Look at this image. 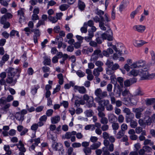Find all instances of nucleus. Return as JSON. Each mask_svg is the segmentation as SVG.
Returning <instances> with one entry per match:
<instances>
[{"label":"nucleus","instance_id":"f257e3e1","mask_svg":"<svg viewBox=\"0 0 155 155\" xmlns=\"http://www.w3.org/2000/svg\"><path fill=\"white\" fill-rule=\"evenodd\" d=\"M7 74V78L6 81L4 79L2 78L0 80V84L1 85L5 84V82L8 84H12L14 85L17 82V79L20 76L21 71L19 69H15L9 67L6 70Z\"/></svg>","mask_w":155,"mask_h":155},{"label":"nucleus","instance_id":"f03ea898","mask_svg":"<svg viewBox=\"0 0 155 155\" xmlns=\"http://www.w3.org/2000/svg\"><path fill=\"white\" fill-rule=\"evenodd\" d=\"M107 39L108 41L113 40V33L110 28H108L106 33L101 34V36H98L96 38V41L98 44H101L104 40Z\"/></svg>","mask_w":155,"mask_h":155},{"label":"nucleus","instance_id":"7ed1b4c3","mask_svg":"<svg viewBox=\"0 0 155 155\" xmlns=\"http://www.w3.org/2000/svg\"><path fill=\"white\" fill-rule=\"evenodd\" d=\"M93 19L95 22L99 23V27L102 30L104 31L106 30L107 28L105 26L107 27L108 28H110L109 23L104 22V19L103 16L99 17L96 16L93 18Z\"/></svg>","mask_w":155,"mask_h":155},{"label":"nucleus","instance_id":"20e7f679","mask_svg":"<svg viewBox=\"0 0 155 155\" xmlns=\"http://www.w3.org/2000/svg\"><path fill=\"white\" fill-rule=\"evenodd\" d=\"M113 52V49L111 48H109L107 50L103 51L102 53H101V51L100 50H95L93 54L94 55H98L99 57L102 58L103 56L109 57V55L112 54Z\"/></svg>","mask_w":155,"mask_h":155},{"label":"nucleus","instance_id":"39448f33","mask_svg":"<svg viewBox=\"0 0 155 155\" xmlns=\"http://www.w3.org/2000/svg\"><path fill=\"white\" fill-rule=\"evenodd\" d=\"M95 94L97 97L95 98V100L97 102L100 103V101H103L105 100H102L107 95V92L104 91L102 92V90L100 88L97 89L95 91Z\"/></svg>","mask_w":155,"mask_h":155},{"label":"nucleus","instance_id":"423d86ee","mask_svg":"<svg viewBox=\"0 0 155 155\" xmlns=\"http://www.w3.org/2000/svg\"><path fill=\"white\" fill-rule=\"evenodd\" d=\"M123 87H121L119 84H116L114 85L113 92L109 93L110 96H115L116 97H119L120 96L121 92L123 91Z\"/></svg>","mask_w":155,"mask_h":155},{"label":"nucleus","instance_id":"0eeeda50","mask_svg":"<svg viewBox=\"0 0 155 155\" xmlns=\"http://www.w3.org/2000/svg\"><path fill=\"white\" fill-rule=\"evenodd\" d=\"M144 69H142L140 73L142 75V78L143 80H151L155 76V73L150 74L146 68H144Z\"/></svg>","mask_w":155,"mask_h":155},{"label":"nucleus","instance_id":"6e6552de","mask_svg":"<svg viewBox=\"0 0 155 155\" xmlns=\"http://www.w3.org/2000/svg\"><path fill=\"white\" fill-rule=\"evenodd\" d=\"M146 62L145 61L140 60L134 62L130 65V66L131 68H144L146 67Z\"/></svg>","mask_w":155,"mask_h":155},{"label":"nucleus","instance_id":"1a4fd4ad","mask_svg":"<svg viewBox=\"0 0 155 155\" xmlns=\"http://www.w3.org/2000/svg\"><path fill=\"white\" fill-rule=\"evenodd\" d=\"M122 94L124 97H126L128 96V98H124V100L127 101L129 103H132L131 100L130 98L131 96V94L129 90L127 89H125L122 92Z\"/></svg>","mask_w":155,"mask_h":155},{"label":"nucleus","instance_id":"9d476101","mask_svg":"<svg viewBox=\"0 0 155 155\" xmlns=\"http://www.w3.org/2000/svg\"><path fill=\"white\" fill-rule=\"evenodd\" d=\"M144 120L147 125H150L152 123L155 122V114H154L151 117L149 116H146Z\"/></svg>","mask_w":155,"mask_h":155},{"label":"nucleus","instance_id":"9b49d317","mask_svg":"<svg viewBox=\"0 0 155 155\" xmlns=\"http://www.w3.org/2000/svg\"><path fill=\"white\" fill-rule=\"evenodd\" d=\"M143 107H138L133 109V111L136 113L135 117L139 119L141 117V112L144 110Z\"/></svg>","mask_w":155,"mask_h":155},{"label":"nucleus","instance_id":"f8f14e48","mask_svg":"<svg viewBox=\"0 0 155 155\" xmlns=\"http://www.w3.org/2000/svg\"><path fill=\"white\" fill-rule=\"evenodd\" d=\"M53 149L55 150H61L63 148V145L61 143H57L54 142L52 144Z\"/></svg>","mask_w":155,"mask_h":155},{"label":"nucleus","instance_id":"ddd939ff","mask_svg":"<svg viewBox=\"0 0 155 155\" xmlns=\"http://www.w3.org/2000/svg\"><path fill=\"white\" fill-rule=\"evenodd\" d=\"M146 43V42L143 40L138 41L134 40L133 41V44L137 48L141 47Z\"/></svg>","mask_w":155,"mask_h":155},{"label":"nucleus","instance_id":"4468645a","mask_svg":"<svg viewBox=\"0 0 155 155\" xmlns=\"http://www.w3.org/2000/svg\"><path fill=\"white\" fill-rule=\"evenodd\" d=\"M74 90H78L79 92L82 94H85L87 92L84 86H79L75 85L74 87Z\"/></svg>","mask_w":155,"mask_h":155},{"label":"nucleus","instance_id":"2eb2a0df","mask_svg":"<svg viewBox=\"0 0 155 155\" xmlns=\"http://www.w3.org/2000/svg\"><path fill=\"white\" fill-rule=\"evenodd\" d=\"M133 28L135 29L136 31L140 33L143 32L146 29L145 26L142 25H135Z\"/></svg>","mask_w":155,"mask_h":155},{"label":"nucleus","instance_id":"dca6fc26","mask_svg":"<svg viewBox=\"0 0 155 155\" xmlns=\"http://www.w3.org/2000/svg\"><path fill=\"white\" fill-rule=\"evenodd\" d=\"M104 101V105L106 107V109L108 111H111L113 109L112 105L109 104V102L108 100H106L103 101Z\"/></svg>","mask_w":155,"mask_h":155},{"label":"nucleus","instance_id":"f3484780","mask_svg":"<svg viewBox=\"0 0 155 155\" xmlns=\"http://www.w3.org/2000/svg\"><path fill=\"white\" fill-rule=\"evenodd\" d=\"M103 71L102 67H98L97 68L94 69L93 71V74L96 77H98L100 74V72Z\"/></svg>","mask_w":155,"mask_h":155},{"label":"nucleus","instance_id":"a211bd4d","mask_svg":"<svg viewBox=\"0 0 155 155\" xmlns=\"http://www.w3.org/2000/svg\"><path fill=\"white\" fill-rule=\"evenodd\" d=\"M15 117L16 119L21 122L24 119V115H22L19 112L16 113Z\"/></svg>","mask_w":155,"mask_h":155},{"label":"nucleus","instance_id":"6ab92c4d","mask_svg":"<svg viewBox=\"0 0 155 155\" xmlns=\"http://www.w3.org/2000/svg\"><path fill=\"white\" fill-rule=\"evenodd\" d=\"M76 134V132L74 131L71 132H67L65 134L64 138L67 139H69L73 135H75Z\"/></svg>","mask_w":155,"mask_h":155},{"label":"nucleus","instance_id":"aec40b11","mask_svg":"<svg viewBox=\"0 0 155 155\" xmlns=\"http://www.w3.org/2000/svg\"><path fill=\"white\" fill-rule=\"evenodd\" d=\"M88 103V107H91L92 106L95 107H96L95 103L94 104V99L93 97H91L87 101Z\"/></svg>","mask_w":155,"mask_h":155},{"label":"nucleus","instance_id":"412c9836","mask_svg":"<svg viewBox=\"0 0 155 155\" xmlns=\"http://www.w3.org/2000/svg\"><path fill=\"white\" fill-rule=\"evenodd\" d=\"M60 120V118L59 116H57L52 117L51 119V122L52 124H55L58 123Z\"/></svg>","mask_w":155,"mask_h":155},{"label":"nucleus","instance_id":"4be33fe9","mask_svg":"<svg viewBox=\"0 0 155 155\" xmlns=\"http://www.w3.org/2000/svg\"><path fill=\"white\" fill-rule=\"evenodd\" d=\"M134 114L131 113L129 115H127L126 117V121L127 123L130 122L134 118Z\"/></svg>","mask_w":155,"mask_h":155},{"label":"nucleus","instance_id":"5701e85b","mask_svg":"<svg viewBox=\"0 0 155 155\" xmlns=\"http://www.w3.org/2000/svg\"><path fill=\"white\" fill-rule=\"evenodd\" d=\"M100 103L97 102L99 105L97 107V110L98 111H103L104 110V106L103 105V104L104 105V101H100Z\"/></svg>","mask_w":155,"mask_h":155},{"label":"nucleus","instance_id":"b1692460","mask_svg":"<svg viewBox=\"0 0 155 155\" xmlns=\"http://www.w3.org/2000/svg\"><path fill=\"white\" fill-rule=\"evenodd\" d=\"M91 147L84 148L83 149V151L85 155H91Z\"/></svg>","mask_w":155,"mask_h":155},{"label":"nucleus","instance_id":"393cba45","mask_svg":"<svg viewBox=\"0 0 155 155\" xmlns=\"http://www.w3.org/2000/svg\"><path fill=\"white\" fill-rule=\"evenodd\" d=\"M116 119L117 117L113 114H110L108 117L109 121L112 123H115Z\"/></svg>","mask_w":155,"mask_h":155},{"label":"nucleus","instance_id":"a878e982","mask_svg":"<svg viewBox=\"0 0 155 155\" xmlns=\"http://www.w3.org/2000/svg\"><path fill=\"white\" fill-rule=\"evenodd\" d=\"M101 143L98 142L97 143H93L90 146V147L92 150H95L98 148L101 145Z\"/></svg>","mask_w":155,"mask_h":155},{"label":"nucleus","instance_id":"bb28decb","mask_svg":"<svg viewBox=\"0 0 155 155\" xmlns=\"http://www.w3.org/2000/svg\"><path fill=\"white\" fill-rule=\"evenodd\" d=\"M78 6L79 8L81 10H84L85 7V5L84 2L80 0H79L78 1Z\"/></svg>","mask_w":155,"mask_h":155},{"label":"nucleus","instance_id":"cd10ccee","mask_svg":"<svg viewBox=\"0 0 155 155\" xmlns=\"http://www.w3.org/2000/svg\"><path fill=\"white\" fill-rule=\"evenodd\" d=\"M126 4L125 1L123 0L121 2L119 7V10L120 12H121L123 9L125 8V5Z\"/></svg>","mask_w":155,"mask_h":155},{"label":"nucleus","instance_id":"c85d7f7f","mask_svg":"<svg viewBox=\"0 0 155 155\" xmlns=\"http://www.w3.org/2000/svg\"><path fill=\"white\" fill-rule=\"evenodd\" d=\"M124 132H123L122 130H120L117 133L116 135V137L117 139H120L124 136Z\"/></svg>","mask_w":155,"mask_h":155},{"label":"nucleus","instance_id":"c756f323","mask_svg":"<svg viewBox=\"0 0 155 155\" xmlns=\"http://www.w3.org/2000/svg\"><path fill=\"white\" fill-rule=\"evenodd\" d=\"M117 81L119 83V85L122 87H124V84H123V81L124 79L123 78L121 77H118L117 78Z\"/></svg>","mask_w":155,"mask_h":155},{"label":"nucleus","instance_id":"7c9ffc66","mask_svg":"<svg viewBox=\"0 0 155 155\" xmlns=\"http://www.w3.org/2000/svg\"><path fill=\"white\" fill-rule=\"evenodd\" d=\"M49 20L52 23H54L58 21V19L55 17H53L51 16H49L48 18Z\"/></svg>","mask_w":155,"mask_h":155},{"label":"nucleus","instance_id":"2f4dec72","mask_svg":"<svg viewBox=\"0 0 155 155\" xmlns=\"http://www.w3.org/2000/svg\"><path fill=\"white\" fill-rule=\"evenodd\" d=\"M154 144L153 142H151L150 140L146 139L143 142V144L146 146L148 144L150 145V146L153 145Z\"/></svg>","mask_w":155,"mask_h":155},{"label":"nucleus","instance_id":"473e14b6","mask_svg":"<svg viewBox=\"0 0 155 155\" xmlns=\"http://www.w3.org/2000/svg\"><path fill=\"white\" fill-rule=\"evenodd\" d=\"M69 7L68 5L64 4L61 5L59 7V9L62 11H65L67 10Z\"/></svg>","mask_w":155,"mask_h":155},{"label":"nucleus","instance_id":"72a5a7b5","mask_svg":"<svg viewBox=\"0 0 155 155\" xmlns=\"http://www.w3.org/2000/svg\"><path fill=\"white\" fill-rule=\"evenodd\" d=\"M9 56L7 54H5L2 58V61H1V63L3 64L5 62L7 61L9 59Z\"/></svg>","mask_w":155,"mask_h":155},{"label":"nucleus","instance_id":"f704fd0d","mask_svg":"<svg viewBox=\"0 0 155 155\" xmlns=\"http://www.w3.org/2000/svg\"><path fill=\"white\" fill-rule=\"evenodd\" d=\"M23 10H24V8H21V10H19L18 12V15H20V16L19 18V22L21 23V19H22V16L24 17V12L23 11Z\"/></svg>","mask_w":155,"mask_h":155},{"label":"nucleus","instance_id":"c9c22d12","mask_svg":"<svg viewBox=\"0 0 155 155\" xmlns=\"http://www.w3.org/2000/svg\"><path fill=\"white\" fill-rule=\"evenodd\" d=\"M94 25V23L93 21L90 20L88 21L87 22H85L84 23V25L85 26H86V27H87V25H88L91 27L93 26Z\"/></svg>","mask_w":155,"mask_h":155},{"label":"nucleus","instance_id":"e433bc0d","mask_svg":"<svg viewBox=\"0 0 155 155\" xmlns=\"http://www.w3.org/2000/svg\"><path fill=\"white\" fill-rule=\"evenodd\" d=\"M145 152L149 153L152 150V148L148 146H144L143 147Z\"/></svg>","mask_w":155,"mask_h":155},{"label":"nucleus","instance_id":"4c0bfd02","mask_svg":"<svg viewBox=\"0 0 155 155\" xmlns=\"http://www.w3.org/2000/svg\"><path fill=\"white\" fill-rule=\"evenodd\" d=\"M84 104V102L82 100L78 101L76 100L75 101L74 104L77 107H79L80 104Z\"/></svg>","mask_w":155,"mask_h":155},{"label":"nucleus","instance_id":"58836bf2","mask_svg":"<svg viewBox=\"0 0 155 155\" xmlns=\"http://www.w3.org/2000/svg\"><path fill=\"white\" fill-rule=\"evenodd\" d=\"M100 122L102 124L105 125L108 123V120L106 117H102L100 120Z\"/></svg>","mask_w":155,"mask_h":155},{"label":"nucleus","instance_id":"ea45409f","mask_svg":"<svg viewBox=\"0 0 155 155\" xmlns=\"http://www.w3.org/2000/svg\"><path fill=\"white\" fill-rule=\"evenodd\" d=\"M130 74L132 75L134 77L137 76L138 73L139 72L138 71L135 69H133L130 72Z\"/></svg>","mask_w":155,"mask_h":155},{"label":"nucleus","instance_id":"a19ab883","mask_svg":"<svg viewBox=\"0 0 155 155\" xmlns=\"http://www.w3.org/2000/svg\"><path fill=\"white\" fill-rule=\"evenodd\" d=\"M96 14L98 15L99 17L103 16L102 15L104 14V12L101 10H99L97 9L96 10V12H95Z\"/></svg>","mask_w":155,"mask_h":155},{"label":"nucleus","instance_id":"79ce46f5","mask_svg":"<svg viewBox=\"0 0 155 155\" xmlns=\"http://www.w3.org/2000/svg\"><path fill=\"white\" fill-rule=\"evenodd\" d=\"M31 31L34 32L35 35L34 36H36V37H39L40 36V33L39 29H34L32 30Z\"/></svg>","mask_w":155,"mask_h":155},{"label":"nucleus","instance_id":"37998d69","mask_svg":"<svg viewBox=\"0 0 155 155\" xmlns=\"http://www.w3.org/2000/svg\"><path fill=\"white\" fill-rule=\"evenodd\" d=\"M130 126L132 128H135L137 125V122L134 120H132L130 121Z\"/></svg>","mask_w":155,"mask_h":155},{"label":"nucleus","instance_id":"c03bdc74","mask_svg":"<svg viewBox=\"0 0 155 155\" xmlns=\"http://www.w3.org/2000/svg\"><path fill=\"white\" fill-rule=\"evenodd\" d=\"M106 71L107 74L108 75H112L114 72V71L111 68H106Z\"/></svg>","mask_w":155,"mask_h":155},{"label":"nucleus","instance_id":"a18cd8bd","mask_svg":"<svg viewBox=\"0 0 155 155\" xmlns=\"http://www.w3.org/2000/svg\"><path fill=\"white\" fill-rule=\"evenodd\" d=\"M113 64V61L108 60L105 63V64L108 67L107 68H111V67L112 66Z\"/></svg>","mask_w":155,"mask_h":155},{"label":"nucleus","instance_id":"49530a36","mask_svg":"<svg viewBox=\"0 0 155 155\" xmlns=\"http://www.w3.org/2000/svg\"><path fill=\"white\" fill-rule=\"evenodd\" d=\"M151 56L152 61L153 64L155 63V54L154 52L152 51L151 52Z\"/></svg>","mask_w":155,"mask_h":155},{"label":"nucleus","instance_id":"de8ad7c7","mask_svg":"<svg viewBox=\"0 0 155 155\" xmlns=\"http://www.w3.org/2000/svg\"><path fill=\"white\" fill-rule=\"evenodd\" d=\"M86 112L87 116V117H91L93 115V114L94 113L92 110H87L86 111Z\"/></svg>","mask_w":155,"mask_h":155},{"label":"nucleus","instance_id":"09e8293b","mask_svg":"<svg viewBox=\"0 0 155 155\" xmlns=\"http://www.w3.org/2000/svg\"><path fill=\"white\" fill-rule=\"evenodd\" d=\"M7 102V100L6 98L4 97H2L0 99V104H5Z\"/></svg>","mask_w":155,"mask_h":155},{"label":"nucleus","instance_id":"8fccbe9b","mask_svg":"<svg viewBox=\"0 0 155 155\" xmlns=\"http://www.w3.org/2000/svg\"><path fill=\"white\" fill-rule=\"evenodd\" d=\"M53 110L52 109L48 110L46 112V115L48 117L51 116L52 115Z\"/></svg>","mask_w":155,"mask_h":155},{"label":"nucleus","instance_id":"3c124183","mask_svg":"<svg viewBox=\"0 0 155 155\" xmlns=\"http://www.w3.org/2000/svg\"><path fill=\"white\" fill-rule=\"evenodd\" d=\"M119 124L117 123H114L112 124V127L114 130H116L119 128Z\"/></svg>","mask_w":155,"mask_h":155},{"label":"nucleus","instance_id":"603ef678","mask_svg":"<svg viewBox=\"0 0 155 155\" xmlns=\"http://www.w3.org/2000/svg\"><path fill=\"white\" fill-rule=\"evenodd\" d=\"M63 105L64 107L65 108H67L68 107V103L67 101H63L62 102L60 103V105Z\"/></svg>","mask_w":155,"mask_h":155},{"label":"nucleus","instance_id":"864d4df0","mask_svg":"<svg viewBox=\"0 0 155 155\" xmlns=\"http://www.w3.org/2000/svg\"><path fill=\"white\" fill-rule=\"evenodd\" d=\"M73 148L72 147H70L68 148L67 152L68 155H71L73 153Z\"/></svg>","mask_w":155,"mask_h":155},{"label":"nucleus","instance_id":"5fc2aeb1","mask_svg":"<svg viewBox=\"0 0 155 155\" xmlns=\"http://www.w3.org/2000/svg\"><path fill=\"white\" fill-rule=\"evenodd\" d=\"M119 67V66L117 64H113L112 67L111 68L114 71L118 69Z\"/></svg>","mask_w":155,"mask_h":155},{"label":"nucleus","instance_id":"6e6d98bb","mask_svg":"<svg viewBox=\"0 0 155 155\" xmlns=\"http://www.w3.org/2000/svg\"><path fill=\"white\" fill-rule=\"evenodd\" d=\"M81 146V144L79 143L75 142L73 143L72 144V146L73 148L79 147H80Z\"/></svg>","mask_w":155,"mask_h":155},{"label":"nucleus","instance_id":"4d7b16f0","mask_svg":"<svg viewBox=\"0 0 155 155\" xmlns=\"http://www.w3.org/2000/svg\"><path fill=\"white\" fill-rule=\"evenodd\" d=\"M87 27L85 26L84 25L83 27H82L80 29L81 32L82 33H86L87 32Z\"/></svg>","mask_w":155,"mask_h":155},{"label":"nucleus","instance_id":"13d9d810","mask_svg":"<svg viewBox=\"0 0 155 155\" xmlns=\"http://www.w3.org/2000/svg\"><path fill=\"white\" fill-rule=\"evenodd\" d=\"M51 59L48 58H46L44 61V64L49 65L50 64Z\"/></svg>","mask_w":155,"mask_h":155},{"label":"nucleus","instance_id":"bf43d9fd","mask_svg":"<svg viewBox=\"0 0 155 155\" xmlns=\"http://www.w3.org/2000/svg\"><path fill=\"white\" fill-rule=\"evenodd\" d=\"M61 88V86L59 85H58L54 89L53 92V94H54L60 91Z\"/></svg>","mask_w":155,"mask_h":155},{"label":"nucleus","instance_id":"052dcab7","mask_svg":"<svg viewBox=\"0 0 155 155\" xmlns=\"http://www.w3.org/2000/svg\"><path fill=\"white\" fill-rule=\"evenodd\" d=\"M112 85L111 84H108L107 87V90L109 92H111L112 90Z\"/></svg>","mask_w":155,"mask_h":155},{"label":"nucleus","instance_id":"680f3d73","mask_svg":"<svg viewBox=\"0 0 155 155\" xmlns=\"http://www.w3.org/2000/svg\"><path fill=\"white\" fill-rule=\"evenodd\" d=\"M82 42L81 41L80 42H76L74 44V47L76 49H78L81 46V43Z\"/></svg>","mask_w":155,"mask_h":155},{"label":"nucleus","instance_id":"e2e57ef3","mask_svg":"<svg viewBox=\"0 0 155 155\" xmlns=\"http://www.w3.org/2000/svg\"><path fill=\"white\" fill-rule=\"evenodd\" d=\"M124 86L126 87H129L131 85L129 79H127L124 81Z\"/></svg>","mask_w":155,"mask_h":155},{"label":"nucleus","instance_id":"0e129e2a","mask_svg":"<svg viewBox=\"0 0 155 155\" xmlns=\"http://www.w3.org/2000/svg\"><path fill=\"white\" fill-rule=\"evenodd\" d=\"M99 56L98 55H94L93 54L91 55V61H96L97 60Z\"/></svg>","mask_w":155,"mask_h":155},{"label":"nucleus","instance_id":"69168bd1","mask_svg":"<svg viewBox=\"0 0 155 155\" xmlns=\"http://www.w3.org/2000/svg\"><path fill=\"white\" fill-rule=\"evenodd\" d=\"M10 106V105L9 104H6L3 107L1 108L0 109V110L6 111V109L9 108Z\"/></svg>","mask_w":155,"mask_h":155},{"label":"nucleus","instance_id":"338daca9","mask_svg":"<svg viewBox=\"0 0 155 155\" xmlns=\"http://www.w3.org/2000/svg\"><path fill=\"white\" fill-rule=\"evenodd\" d=\"M97 42H96L94 41H91L89 43L90 45L92 47H95L97 46Z\"/></svg>","mask_w":155,"mask_h":155},{"label":"nucleus","instance_id":"774afa93","mask_svg":"<svg viewBox=\"0 0 155 155\" xmlns=\"http://www.w3.org/2000/svg\"><path fill=\"white\" fill-rule=\"evenodd\" d=\"M76 74L80 77H83L85 75V74L80 70L78 71Z\"/></svg>","mask_w":155,"mask_h":155}]
</instances>
